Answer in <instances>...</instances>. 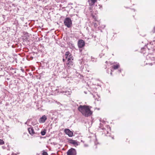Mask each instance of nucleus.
I'll return each instance as SVG.
<instances>
[{
	"mask_svg": "<svg viewBox=\"0 0 155 155\" xmlns=\"http://www.w3.org/2000/svg\"><path fill=\"white\" fill-rule=\"evenodd\" d=\"M78 45L79 48H81L84 46L85 43L83 40L80 39L78 41Z\"/></svg>",
	"mask_w": 155,
	"mask_h": 155,
	"instance_id": "6",
	"label": "nucleus"
},
{
	"mask_svg": "<svg viewBox=\"0 0 155 155\" xmlns=\"http://www.w3.org/2000/svg\"><path fill=\"white\" fill-rule=\"evenodd\" d=\"M118 71H119V73H120L121 72V70H119Z\"/></svg>",
	"mask_w": 155,
	"mask_h": 155,
	"instance_id": "29",
	"label": "nucleus"
},
{
	"mask_svg": "<svg viewBox=\"0 0 155 155\" xmlns=\"http://www.w3.org/2000/svg\"><path fill=\"white\" fill-rule=\"evenodd\" d=\"M94 26L95 28H97V24L96 23H94Z\"/></svg>",
	"mask_w": 155,
	"mask_h": 155,
	"instance_id": "21",
	"label": "nucleus"
},
{
	"mask_svg": "<svg viewBox=\"0 0 155 155\" xmlns=\"http://www.w3.org/2000/svg\"><path fill=\"white\" fill-rule=\"evenodd\" d=\"M67 59L66 64L68 68H71L73 66L74 63L73 61V58H71L70 57L68 58Z\"/></svg>",
	"mask_w": 155,
	"mask_h": 155,
	"instance_id": "3",
	"label": "nucleus"
},
{
	"mask_svg": "<svg viewBox=\"0 0 155 155\" xmlns=\"http://www.w3.org/2000/svg\"><path fill=\"white\" fill-rule=\"evenodd\" d=\"M91 107L89 106L80 105L78 107V109L84 116L87 117L92 114L93 112L91 110Z\"/></svg>",
	"mask_w": 155,
	"mask_h": 155,
	"instance_id": "1",
	"label": "nucleus"
},
{
	"mask_svg": "<svg viewBox=\"0 0 155 155\" xmlns=\"http://www.w3.org/2000/svg\"><path fill=\"white\" fill-rule=\"evenodd\" d=\"M41 135L42 136L45 135L46 133V130H42L41 132Z\"/></svg>",
	"mask_w": 155,
	"mask_h": 155,
	"instance_id": "14",
	"label": "nucleus"
},
{
	"mask_svg": "<svg viewBox=\"0 0 155 155\" xmlns=\"http://www.w3.org/2000/svg\"><path fill=\"white\" fill-rule=\"evenodd\" d=\"M112 68L114 70H116L118 69L120 67V65L119 64H117L116 65H114L112 66Z\"/></svg>",
	"mask_w": 155,
	"mask_h": 155,
	"instance_id": "13",
	"label": "nucleus"
},
{
	"mask_svg": "<svg viewBox=\"0 0 155 155\" xmlns=\"http://www.w3.org/2000/svg\"><path fill=\"white\" fill-rule=\"evenodd\" d=\"M102 129L104 130V133L107 136H109L110 135L109 134V131L110 130V128L109 126H107V129L105 128H102Z\"/></svg>",
	"mask_w": 155,
	"mask_h": 155,
	"instance_id": "5",
	"label": "nucleus"
},
{
	"mask_svg": "<svg viewBox=\"0 0 155 155\" xmlns=\"http://www.w3.org/2000/svg\"><path fill=\"white\" fill-rule=\"evenodd\" d=\"M84 146L85 147H87L88 146V145L87 144H84Z\"/></svg>",
	"mask_w": 155,
	"mask_h": 155,
	"instance_id": "23",
	"label": "nucleus"
},
{
	"mask_svg": "<svg viewBox=\"0 0 155 155\" xmlns=\"http://www.w3.org/2000/svg\"><path fill=\"white\" fill-rule=\"evenodd\" d=\"M112 138L113 139H114V137H112Z\"/></svg>",
	"mask_w": 155,
	"mask_h": 155,
	"instance_id": "33",
	"label": "nucleus"
},
{
	"mask_svg": "<svg viewBox=\"0 0 155 155\" xmlns=\"http://www.w3.org/2000/svg\"><path fill=\"white\" fill-rule=\"evenodd\" d=\"M69 142L70 143L72 144L75 146H78L79 144V143L77 141L72 139L69 140Z\"/></svg>",
	"mask_w": 155,
	"mask_h": 155,
	"instance_id": "9",
	"label": "nucleus"
},
{
	"mask_svg": "<svg viewBox=\"0 0 155 155\" xmlns=\"http://www.w3.org/2000/svg\"><path fill=\"white\" fill-rule=\"evenodd\" d=\"M132 10H133L134 11H135V10L134 9H132Z\"/></svg>",
	"mask_w": 155,
	"mask_h": 155,
	"instance_id": "31",
	"label": "nucleus"
},
{
	"mask_svg": "<svg viewBox=\"0 0 155 155\" xmlns=\"http://www.w3.org/2000/svg\"><path fill=\"white\" fill-rule=\"evenodd\" d=\"M4 143V141L1 139H0V145H2Z\"/></svg>",
	"mask_w": 155,
	"mask_h": 155,
	"instance_id": "17",
	"label": "nucleus"
},
{
	"mask_svg": "<svg viewBox=\"0 0 155 155\" xmlns=\"http://www.w3.org/2000/svg\"><path fill=\"white\" fill-rule=\"evenodd\" d=\"M91 61L93 62H96V59H95V58H93L92 57H91Z\"/></svg>",
	"mask_w": 155,
	"mask_h": 155,
	"instance_id": "18",
	"label": "nucleus"
},
{
	"mask_svg": "<svg viewBox=\"0 0 155 155\" xmlns=\"http://www.w3.org/2000/svg\"><path fill=\"white\" fill-rule=\"evenodd\" d=\"M65 133L69 137H72L73 136V133L69 129H65L64 130Z\"/></svg>",
	"mask_w": 155,
	"mask_h": 155,
	"instance_id": "7",
	"label": "nucleus"
},
{
	"mask_svg": "<svg viewBox=\"0 0 155 155\" xmlns=\"http://www.w3.org/2000/svg\"><path fill=\"white\" fill-rule=\"evenodd\" d=\"M96 2L97 0H88V2L90 6L94 5Z\"/></svg>",
	"mask_w": 155,
	"mask_h": 155,
	"instance_id": "11",
	"label": "nucleus"
},
{
	"mask_svg": "<svg viewBox=\"0 0 155 155\" xmlns=\"http://www.w3.org/2000/svg\"><path fill=\"white\" fill-rule=\"evenodd\" d=\"M109 71H108V70H107V73H109Z\"/></svg>",
	"mask_w": 155,
	"mask_h": 155,
	"instance_id": "30",
	"label": "nucleus"
},
{
	"mask_svg": "<svg viewBox=\"0 0 155 155\" xmlns=\"http://www.w3.org/2000/svg\"><path fill=\"white\" fill-rule=\"evenodd\" d=\"M30 119H28V120H27V122H26L25 123V124H27V123L28 122V121H30Z\"/></svg>",
	"mask_w": 155,
	"mask_h": 155,
	"instance_id": "22",
	"label": "nucleus"
},
{
	"mask_svg": "<svg viewBox=\"0 0 155 155\" xmlns=\"http://www.w3.org/2000/svg\"><path fill=\"white\" fill-rule=\"evenodd\" d=\"M92 18L94 19V20L95 21H97V19H96V17L94 15H93L92 14Z\"/></svg>",
	"mask_w": 155,
	"mask_h": 155,
	"instance_id": "19",
	"label": "nucleus"
},
{
	"mask_svg": "<svg viewBox=\"0 0 155 155\" xmlns=\"http://www.w3.org/2000/svg\"><path fill=\"white\" fill-rule=\"evenodd\" d=\"M67 155H76L77 152L75 149L71 148L67 152Z\"/></svg>",
	"mask_w": 155,
	"mask_h": 155,
	"instance_id": "4",
	"label": "nucleus"
},
{
	"mask_svg": "<svg viewBox=\"0 0 155 155\" xmlns=\"http://www.w3.org/2000/svg\"><path fill=\"white\" fill-rule=\"evenodd\" d=\"M64 24L67 27H71L72 25V21L71 18L69 17L66 18L64 20Z\"/></svg>",
	"mask_w": 155,
	"mask_h": 155,
	"instance_id": "2",
	"label": "nucleus"
},
{
	"mask_svg": "<svg viewBox=\"0 0 155 155\" xmlns=\"http://www.w3.org/2000/svg\"><path fill=\"white\" fill-rule=\"evenodd\" d=\"M20 19H21V20L22 21H24V18L23 17H22V18H20Z\"/></svg>",
	"mask_w": 155,
	"mask_h": 155,
	"instance_id": "25",
	"label": "nucleus"
},
{
	"mask_svg": "<svg viewBox=\"0 0 155 155\" xmlns=\"http://www.w3.org/2000/svg\"><path fill=\"white\" fill-rule=\"evenodd\" d=\"M32 125H34V124H33V122L32 123Z\"/></svg>",
	"mask_w": 155,
	"mask_h": 155,
	"instance_id": "32",
	"label": "nucleus"
},
{
	"mask_svg": "<svg viewBox=\"0 0 155 155\" xmlns=\"http://www.w3.org/2000/svg\"><path fill=\"white\" fill-rule=\"evenodd\" d=\"M47 119V117L45 115H44L40 118L39 120V122L40 123H43Z\"/></svg>",
	"mask_w": 155,
	"mask_h": 155,
	"instance_id": "8",
	"label": "nucleus"
},
{
	"mask_svg": "<svg viewBox=\"0 0 155 155\" xmlns=\"http://www.w3.org/2000/svg\"><path fill=\"white\" fill-rule=\"evenodd\" d=\"M28 131L29 134L32 135L35 134V132L32 127H29L28 128Z\"/></svg>",
	"mask_w": 155,
	"mask_h": 155,
	"instance_id": "12",
	"label": "nucleus"
},
{
	"mask_svg": "<svg viewBox=\"0 0 155 155\" xmlns=\"http://www.w3.org/2000/svg\"><path fill=\"white\" fill-rule=\"evenodd\" d=\"M21 71H22V72H24L25 71H24V70L23 69V68H21Z\"/></svg>",
	"mask_w": 155,
	"mask_h": 155,
	"instance_id": "24",
	"label": "nucleus"
},
{
	"mask_svg": "<svg viewBox=\"0 0 155 155\" xmlns=\"http://www.w3.org/2000/svg\"><path fill=\"white\" fill-rule=\"evenodd\" d=\"M42 155H48V154L47 152L45 151L43 153Z\"/></svg>",
	"mask_w": 155,
	"mask_h": 155,
	"instance_id": "20",
	"label": "nucleus"
},
{
	"mask_svg": "<svg viewBox=\"0 0 155 155\" xmlns=\"http://www.w3.org/2000/svg\"><path fill=\"white\" fill-rule=\"evenodd\" d=\"M65 55V56L66 59H68V58H70V57L71 58H73L72 56L69 51L66 52Z\"/></svg>",
	"mask_w": 155,
	"mask_h": 155,
	"instance_id": "10",
	"label": "nucleus"
},
{
	"mask_svg": "<svg viewBox=\"0 0 155 155\" xmlns=\"http://www.w3.org/2000/svg\"><path fill=\"white\" fill-rule=\"evenodd\" d=\"M147 48V45H145V46L141 48V52L143 53L144 54L145 52H144V50L145 49H146V48Z\"/></svg>",
	"mask_w": 155,
	"mask_h": 155,
	"instance_id": "16",
	"label": "nucleus"
},
{
	"mask_svg": "<svg viewBox=\"0 0 155 155\" xmlns=\"http://www.w3.org/2000/svg\"><path fill=\"white\" fill-rule=\"evenodd\" d=\"M61 92L62 93H65V94L66 95H69L70 94V92L69 91H62Z\"/></svg>",
	"mask_w": 155,
	"mask_h": 155,
	"instance_id": "15",
	"label": "nucleus"
},
{
	"mask_svg": "<svg viewBox=\"0 0 155 155\" xmlns=\"http://www.w3.org/2000/svg\"><path fill=\"white\" fill-rule=\"evenodd\" d=\"M65 60H67V59H66V58H63V61L64 62Z\"/></svg>",
	"mask_w": 155,
	"mask_h": 155,
	"instance_id": "26",
	"label": "nucleus"
},
{
	"mask_svg": "<svg viewBox=\"0 0 155 155\" xmlns=\"http://www.w3.org/2000/svg\"><path fill=\"white\" fill-rule=\"evenodd\" d=\"M112 70H111V72H110V74H111V75H112Z\"/></svg>",
	"mask_w": 155,
	"mask_h": 155,
	"instance_id": "28",
	"label": "nucleus"
},
{
	"mask_svg": "<svg viewBox=\"0 0 155 155\" xmlns=\"http://www.w3.org/2000/svg\"><path fill=\"white\" fill-rule=\"evenodd\" d=\"M19 153H15V154H15V155H17V154H19ZM12 154H14V153H12Z\"/></svg>",
	"mask_w": 155,
	"mask_h": 155,
	"instance_id": "27",
	"label": "nucleus"
}]
</instances>
